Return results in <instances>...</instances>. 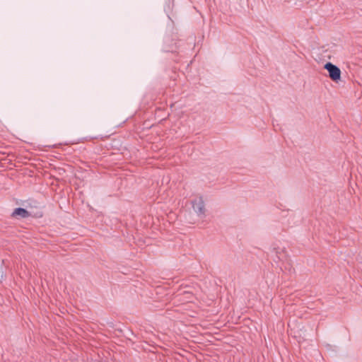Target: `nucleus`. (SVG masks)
<instances>
[{
	"instance_id": "nucleus-1",
	"label": "nucleus",
	"mask_w": 362,
	"mask_h": 362,
	"mask_svg": "<svg viewBox=\"0 0 362 362\" xmlns=\"http://www.w3.org/2000/svg\"><path fill=\"white\" fill-rule=\"evenodd\" d=\"M181 41L179 40V41H176L173 39H171L170 37V36L168 35H166L165 37H164V41H163V50L165 52H177L180 46V44H181Z\"/></svg>"
},
{
	"instance_id": "nucleus-2",
	"label": "nucleus",
	"mask_w": 362,
	"mask_h": 362,
	"mask_svg": "<svg viewBox=\"0 0 362 362\" xmlns=\"http://www.w3.org/2000/svg\"><path fill=\"white\" fill-rule=\"evenodd\" d=\"M324 67L328 71L329 76L332 80L337 82L340 80L341 70L337 66L331 62H327Z\"/></svg>"
},
{
	"instance_id": "nucleus-3",
	"label": "nucleus",
	"mask_w": 362,
	"mask_h": 362,
	"mask_svg": "<svg viewBox=\"0 0 362 362\" xmlns=\"http://www.w3.org/2000/svg\"><path fill=\"white\" fill-rule=\"evenodd\" d=\"M192 208L197 215L203 218L205 216V206L203 199L200 197L192 202Z\"/></svg>"
},
{
	"instance_id": "nucleus-4",
	"label": "nucleus",
	"mask_w": 362,
	"mask_h": 362,
	"mask_svg": "<svg viewBox=\"0 0 362 362\" xmlns=\"http://www.w3.org/2000/svg\"><path fill=\"white\" fill-rule=\"evenodd\" d=\"M30 216V212L22 207L16 208L11 214V216L16 218H26Z\"/></svg>"
},
{
	"instance_id": "nucleus-5",
	"label": "nucleus",
	"mask_w": 362,
	"mask_h": 362,
	"mask_svg": "<svg viewBox=\"0 0 362 362\" xmlns=\"http://www.w3.org/2000/svg\"><path fill=\"white\" fill-rule=\"evenodd\" d=\"M3 276H4V272H1L0 274V280L3 278Z\"/></svg>"
}]
</instances>
